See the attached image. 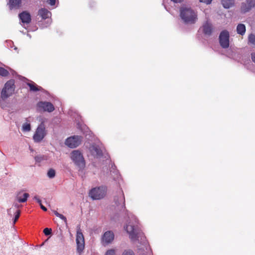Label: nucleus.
<instances>
[{"label":"nucleus","mask_w":255,"mask_h":255,"mask_svg":"<svg viewBox=\"0 0 255 255\" xmlns=\"http://www.w3.org/2000/svg\"><path fill=\"white\" fill-rule=\"evenodd\" d=\"M93 150L97 156L100 157L102 156L103 153L102 150L98 147H94Z\"/></svg>","instance_id":"obj_24"},{"label":"nucleus","mask_w":255,"mask_h":255,"mask_svg":"<svg viewBox=\"0 0 255 255\" xmlns=\"http://www.w3.org/2000/svg\"><path fill=\"white\" fill-rule=\"evenodd\" d=\"M37 107L44 112H52L55 110L53 104L48 102H39L37 104Z\"/></svg>","instance_id":"obj_10"},{"label":"nucleus","mask_w":255,"mask_h":255,"mask_svg":"<svg viewBox=\"0 0 255 255\" xmlns=\"http://www.w3.org/2000/svg\"><path fill=\"white\" fill-rule=\"evenodd\" d=\"M107 190L106 186L95 187L90 191L89 196L93 200H100L105 197L107 194Z\"/></svg>","instance_id":"obj_3"},{"label":"nucleus","mask_w":255,"mask_h":255,"mask_svg":"<svg viewBox=\"0 0 255 255\" xmlns=\"http://www.w3.org/2000/svg\"><path fill=\"white\" fill-rule=\"evenodd\" d=\"M46 134L45 126L42 123L37 127L33 136V139L35 142H40L44 138Z\"/></svg>","instance_id":"obj_5"},{"label":"nucleus","mask_w":255,"mask_h":255,"mask_svg":"<svg viewBox=\"0 0 255 255\" xmlns=\"http://www.w3.org/2000/svg\"><path fill=\"white\" fill-rule=\"evenodd\" d=\"M229 32L226 30H223L220 34L219 39L221 46L223 48H227L229 47Z\"/></svg>","instance_id":"obj_8"},{"label":"nucleus","mask_w":255,"mask_h":255,"mask_svg":"<svg viewBox=\"0 0 255 255\" xmlns=\"http://www.w3.org/2000/svg\"><path fill=\"white\" fill-rule=\"evenodd\" d=\"M105 255H116L115 251L114 249L108 250L105 254Z\"/></svg>","instance_id":"obj_30"},{"label":"nucleus","mask_w":255,"mask_h":255,"mask_svg":"<svg viewBox=\"0 0 255 255\" xmlns=\"http://www.w3.org/2000/svg\"><path fill=\"white\" fill-rule=\"evenodd\" d=\"M237 32L238 34L243 35L246 32V26L244 24H239L237 27Z\"/></svg>","instance_id":"obj_20"},{"label":"nucleus","mask_w":255,"mask_h":255,"mask_svg":"<svg viewBox=\"0 0 255 255\" xmlns=\"http://www.w3.org/2000/svg\"><path fill=\"white\" fill-rule=\"evenodd\" d=\"M29 196L28 193L19 192L16 196V199L19 203H24L27 201Z\"/></svg>","instance_id":"obj_16"},{"label":"nucleus","mask_w":255,"mask_h":255,"mask_svg":"<svg viewBox=\"0 0 255 255\" xmlns=\"http://www.w3.org/2000/svg\"><path fill=\"white\" fill-rule=\"evenodd\" d=\"M171 1H173V2L175 3H178L181 2L183 0H171Z\"/></svg>","instance_id":"obj_38"},{"label":"nucleus","mask_w":255,"mask_h":255,"mask_svg":"<svg viewBox=\"0 0 255 255\" xmlns=\"http://www.w3.org/2000/svg\"><path fill=\"white\" fill-rule=\"evenodd\" d=\"M35 160L37 162H40L42 161L47 159V157L44 155H39L35 156Z\"/></svg>","instance_id":"obj_21"},{"label":"nucleus","mask_w":255,"mask_h":255,"mask_svg":"<svg viewBox=\"0 0 255 255\" xmlns=\"http://www.w3.org/2000/svg\"><path fill=\"white\" fill-rule=\"evenodd\" d=\"M56 0H46V2L50 5H54L56 3Z\"/></svg>","instance_id":"obj_31"},{"label":"nucleus","mask_w":255,"mask_h":255,"mask_svg":"<svg viewBox=\"0 0 255 255\" xmlns=\"http://www.w3.org/2000/svg\"><path fill=\"white\" fill-rule=\"evenodd\" d=\"M114 239V234L113 232L108 231L106 232L102 236V243L103 245L106 246L113 242Z\"/></svg>","instance_id":"obj_11"},{"label":"nucleus","mask_w":255,"mask_h":255,"mask_svg":"<svg viewBox=\"0 0 255 255\" xmlns=\"http://www.w3.org/2000/svg\"><path fill=\"white\" fill-rule=\"evenodd\" d=\"M121 201L123 202L124 204L125 205V198L124 197L123 194H122L120 196Z\"/></svg>","instance_id":"obj_37"},{"label":"nucleus","mask_w":255,"mask_h":255,"mask_svg":"<svg viewBox=\"0 0 255 255\" xmlns=\"http://www.w3.org/2000/svg\"><path fill=\"white\" fill-rule=\"evenodd\" d=\"M11 208L9 209L8 211H7V212L9 214H10V212L11 211Z\"/></svg>","instance_id":"obj_41"},{"label":"nucleus","mask_w":255,"mask_h":255,"mask_svg":"<svg viewBox=\"0 0 255 255\" xmlns=\"http://www.w3.org/2000/svg\"><path fill=\"white\" fill-rule=\"evenodd\" d=\"M255 6V0H247L245 2H243L241 6V11L245 13L249 11L252 8Z\"/></svg>","instance_id":"obj_9"},{"label":"nucleus","mask_w":255,"mask_h":255,"mask_svg":"<svg viewBox=\"0 0 255 255\" xmlns=\"http://www.w3.org/2000/svg\"><path fill=\"white\" fill-rule=\"evenodd\" d=\"M212 0H200L201 2L205 3L207 4L211 3Z\"/></svg>","instance_id":"obj_32"},{"label":"nucleus","mask_w":255,"mask_h":255,"mask_svg":"<svg viewBox=\"0 0 255 255\" xmlns=\"http://www.w3.org/2000/svg\"><path fill=\"white\" fill-rule=\"evenodd\" d=\"M58 217H59V218H60L62 220L64 221L65 222L67 221L66 218L64 216H63V215H62L61 214H60V215Z\"/></svg>","instance_id":"obj_33"},{"label":"nucleus","mask_w":255,"mask_h":255,"mask_svg":"<svg viewBox=\"0 0 255 255\" xmlns=\"http://www.w3.org/2000/svg\"><path fill=\"white\" fill-rule=\"evenodd\" d=\"M82 138V137L81 136L74 135L67 138L65 143L70 148H75L81 144Z\"/></svg>","instance_id":"obj_6"},{"label":"nucleus","mask_w":255,"mask_h":255,"mask_svg":"<svg viewBox=\"0 0 255 255\" xmlns=\"http://www.w3.org/2000/svg\"><path fill=\"white\" fill-rule=\"evenodd\" d=\"M21 22L23 23L29 24L31 20V15L27 11H23L18 14Z\"/></svg>","instance_id":"obj_13"},{"label":"nucleus","mask_w":255,"mask_h":255,"mask_svg":"<svg viewBox=\"0 0 255 255\" xmlns=\"http://www.w3.org/2000/svg\"><path fill=\"white\" fill-rule=\"evenodd\" d=\"M251 58L252 61L255 63V53L251 54Z\"/></svg>","instance_id":"obj_35"},{"label":"nucleus","mask_w":255,"mask_h":255,"mask_svg":"<svg viewBox=\"0 0 255 255\" xmlns=\"http://www.w3.org/2000/svg\"><path fill=\"white\" fill-rule=\"evenodd\" d=\"M47 176L50 178H53L55 176V171L52 168L50 169L47 172Z\"/></svg>","instance_id":"obj_25"},{"label":"nucleus","mask_w":255,"mask_h":255,"mask_svg":"<svg viewBox=\"0 0 255 255\" xmlns=\"http://www.w3.org/2000/svg\"><path fill=\"white\" fill-rule=\"evenodd\" d=\"M8 5L10 9H19L22 5V0H9Z\"/></svg>","instance_id":"obj_14"},{"label":"nucleus","mask_w":255,"mask_h":255,"mask_svg":"<svg viewBox=\"0 0 255 255\" xmlns=\"http://www.w3.org/2000/svg\"><path fill=\"white\" fill-rule=\"evenodd\" d=\"M22 129L24 131H29L31 129L30 124L29 123H25L22 126Z\"/></svg>","instance_id":"obj_26"},{"label":"nucleus","mask_w":255,"mask_h":255,"mask_svg":"<svg viewBox=\"0 0 255 255\" xmlns=\"http://www.w3.org/2000/svg\"><path fill=\"white\" fill-rule=\"evenodd\" d=\"M71 158L80 169H82L85 167V160L80 151L77 150L73 151L71 154Z\"/></svg>","instance_id":"obj_4"},{"label":"nucleus","mask_w":255,"mask_h":255,"mask_svg":"<svg viewBox=\"0 0 255 255\" xmlns=\"http://www.w3.org/2000/svg\"><path fill=\"white\" fill-rule=\"evenodd\" d=\"M76 244L77 252L80 254L85 248V240L83 234L80 228L78 229L76 234Z\"/></svg>","instance_id":"obj_7"},{"label":"nucleus","mask_w":255,"mask_h":255,"mask_svg":"<svg viewBox=\"0 0 255 255\" xmlns=\"http://www.w3.org/2000/svg\"><path fill=\"white\" fill-rule=\"evenodd\" d=\"M122 255H134V254L132 251L129 250L125 251Z\"/></svg>","instance_id":"obj_29"},{"label":"nucleus","mask_w":255,"mask_h":255,"mask_svg":"<svg viewBox=\"0 0 255 255\" xmlns=\"http://www.w3.org/2000/svg\"><path fill=\"white\" fill-rule=\"evenodd\" d=\"M9 74L8 71L5 69L0 67V75L2 77H6Z\"/></svg>","instance_id":"obj_22"},{"label":"nucleus","mask_w":255,"mask_h":255,"mask_svg":"<svg viewBox=\"0 0 255 255\" xmlns=\"http://www.w3.org/2000/svg\"><path fill=\"white\" fill-rule=\"evenodd\" d=\"M249 42L252 44L255 45V35L254 34H251L248 37Z\"/></svg>","instance_id":"obj_23"},{"label":"nucleus","mask_w":255,"mask_h":255,"mask_svg":"<svg viewBox=\"0 0 255 255\" xmlns=\"http://www.w3.org/2000/svg\"><path fill=\"white\" fill-rule=\"evenodd\" d=\"M27 85L29 86L30 90L33 92H37L42 91V88L38 86L35 83L32 82L31 83H28Z\"/></svg>","instance_id":"obj_18"},{"label":"nucleus","mask_w":255,"mask_h":255,"mask_svg":"<svg viewBox=\"0 0 255 255\" xmlns=\"http://www.w3.org/2000/svg\"><path fill=\"white\" fill-rule=\"evenodd\" d=\"M203 31L205 34L210 35L213 31L212 25L211 23L206 22L203 25Z\"/></svg>","instance_id":"obj_17"},{"label":"nucleus","mask_w":255,"mask_h":255,"mask_svg":"<svg viewBox=\"0 0 255 255\" xmlns=\"http://www.w3.org/2000/svg\"><path fill=\"white\" fill-rule=\"evenodd\" d=\"M115 201L116 202V203L118 205L119 203H117V201H116V199L115 198Z\"/></svg>","instance_id":"obj_42"},{"label":"nucleus","mask_w":255,"mask_h":255,"mask_svg":"<svg viewBox=\"0 0 255 255\" xmlns=\"http://www.w3.org/2000/svg\"><path fill=\"white\" fill-rule=\"evenodd\" d=\"M223 6L226 8H229L234 5L235 0H221Z\"/></svg>","instance_id":"obj_19"},{"label":"nucleus","mask_w":255,"mask_h":255,"mask_svg":"<svg viewBox=\"0 0 255 255\" xmlns=\"http://www.w3.org/2000/svg\"><path fill=\"white\" fill-rule=\"evenodd\" d=\"M54 213L57 217H58L60 214L59 213H58L56 211H54Z\"/></svg>","instance_id":"obj_39"},{"label":"nucleus","mask_w":255,"mask_h":255,"mask_svg":"<svg viewBox=\"0 0 255 255\" xmlns=\"http://www.w3.org/2000/svg\"><path fill=\"white\" fill-rule=\"evenodd\" d=\"M43 233L46 236L50 235L52 233V229L51 228H46L44 229Z\"/></svg>","instance_id":"obj_27"},{"label":"nucleus","mask_w":255,"mask_h":255,"mask_svg":"<svg viewBox=\"0 0 255 255\" xmlns=\"http://www.w3.org/2000/svg\"><path fill=\"white\" fill-rule=\"evenodd\" d=\"M180 16L186 24H194L198 19L196 12L190 8L181 7Z\"/></svg>","instance_id":"obj_1"},{"label":"nucleus","mask_w":255,"mask_h":255,"mask_svg":"<svg viewBox=\"0 0 255 255\" xmlns=\"http://www.w3.org/2000/svg\"><path fill=\"white\" fill-rule=\"evenodd\" d=\"M34 199H35V200H36V201L39 204H41V200L38 197V196H35L34 197Z\"/></svg>","instance_id":"obj_34"},{"label":"nucleus","mask_w":255,"mask_h":255,"mask_svg":"<svg viewBox=\"0 0 255 255\" xmlns=\"http://www.w3.org/2000/svg\"><path fill=\"white\" fill-rule=\"evenodd\" d=\"M125 229L129 235L130 239L134 241L137 239V231L136 228L131 225H127Z\"/></svg>","instance_id":"obj_12"},{"label":"nucleus","mask_w":255,"mask_h":255,"mask_svg":"<svg viewBox=\"0 0 255 255\" xmlns=\"http://www.w3.org/2000/svg\"><path fill=\"white\" fill-rule=\"evenodd\" d=\"M39 205H40L41 209H42L43 211H47V208L42 205V203H41V204H39Z\"/></svg>","instance_id":"obj_36"},{"label":"nucleus","mask_w":255,"mask_h":255,"mask_svg":"<svg viewBox=\"0 0 255 255\" xmlns=\"http://www.w3.org/2000/svg\"><path fill=\"white\" fill-rule=\"evenodd\" d=\"M38 15L42 17V19H45L49 18L51 15V12L45 8H41L38 10Z\"/></svg>","instance_id":"obj_15"},{"label":"nucleus","mask_w":255,"mask_h":255,"mask_svg":"<svg viewBox=\"0 0 255 255\" xmlns=\"http://www.w3.org/2000/svg\"><path fill=\"white\" fill-rule=\"evenodd\" d=\"M14 206L15 208H18V205L17 204H15Z\"/></svg>","instance_id":"obj_40"},{"label":"nucleus","mask_w":255,"mask_h":255,"mask_svg":"<svg viewBox=\"0 0 255 255\" xmlns=\"http://www.w3.org/2000/svg\"><path fill=\"white\" fill-rule=\"evenodd\" d=\"M20 214V210H18L16 211V214L15 215L14 219L13 220V224H15L16 223V222L17 221L19 217Z\"/></svg>","instance_id":"obj_28"},{"label":"nucleus","mask_w":255,"mask_h":255,"mask_svg":"<svg viewBox=\"0 0 255 255\" xmlns=\"http://www.w3.org/2000/svg\"><path fill=\"white\" fill-rule=\"evenodd\" d=\"M15 90L14 82L13 80L7 81L1 92L0 97L3 100L7 99L14 93Z\"/></svg>","instance_id":"obj_2"}]
</instances>
